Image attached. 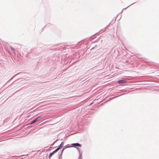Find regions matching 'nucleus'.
Instances as JSON below:
<instances>
[{"label":"nucleus","mask_w":159,"mask_h":159,"mask_svg":"<svg viewBox=\"0 0 159 159\" xmlns=\"http://www.w3.org/2000/svg\"><path fill=\"white\" fill-rule=\"evenodd\" d=\"M59 150V148H57L55 150L53 151L51 153L49 156V157L50 159V157L54 154L55 153L57 152Z\"/></svg>","instance_id":"f257e3e1"},{"label":"nucleus","mask_w":159,"mask_h":159,"mask_svg":"<svg viewBox=\"0 0 159 159\" xmlns=\"http://www.w3.org/2000/svg\"><path fill=\"white\" fill-rule=\"evenodd\" d=\"M72 145L73 146L81 147V145L78 143H75L72 144Z\"/></svg>","instance_id":"7ed1b4c3"},{"label":"nucleus","mask_w":159,"mask_h":159,"mask_svg":"<svg viewBox=\"0 0 159 159\" xmlns=\"http://www.w3.org/2000/svg\"><path fill=\"white\" fill-rule=\"evenodd\" d=\"M39 117H37V118H36L35 120H34V121H33L31 123V124H32L34 123L36 121V120H37V119H38Z\"/></svg>","instance_id":"39448f33"},{"label":"nucleus","mask_w":159,"mask_h":159,"mask_svg":"<svg viewBox=\"0 0 159 159\" xmlns=\"http://www.w3.org/2000/svg\"><path fill=\"white\" fill-rule=\"evenodd\" d=\"M61 143V145H60V146L59 147V148H59V149L61 148L62 147H63V145H62V143Z\"/></svg>","instance_id":"423d86ee"},{"label":"nucleus","mask_w":159,"mask_h":159,"mask_svg":"<svg viewBox=\"0 0 159 159\" xmlns=\"http://www.w3.org/2000/svg\"><path fill=\"white\" fill-rule=\"evenodd\" d=\"M10 48L11 49V52H12L13 53V54H16V53H15V50L14 49V48H12V47H10Z\"/></svg>","instance_id":"20e7f679"},{"label":"nucleus","mask_w":159,"mask_h":159,"mask_svg":"<svg viewBox=\"0 0 159 159\" xmlns=\"http://www.w3.org/2000/svg\"><path fill=\"white\" fill-rule=\"evenodd\" d=\"M117 82L120 84H123L125 83L126 82V80L125 79H123L117 81Z\"/></svg>","instance_id":"f03ea898"}]
</instances>
